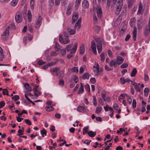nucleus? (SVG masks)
Masks as SVG:
<instances>
[{"instance_id": "f257e3e1", "label": "nucleus", "mask_w": 150, "mask_h": 150, "mask_svg": "<svg viewBox=\"0 0 150 150\" xmlns=\"http://www.w3.org/2000/svg\"><path fill=\"white\" fill-rule=\"evenodd\" d=\"M64 35L65 37L64 39H63L62 38V35H60L59 36V41L62 44H67L69 43L70 41L69 40L68 37L67 35V34L64 33Z\"/></svg>"}, {"instance_id": "f03ea898", "label": "nucleus", "mask_w": 150, "mask_h": 150, "mask_svg": "<svg viewBox=\"0 0 150 150\" xmlns=\"http://www.w3.org/2000/svg\"><path fill=\"white\" fill-rule=\"evenodd\" d=\"M93 70L95 76L102 75L101 71L99 70V66L98 63H96L93 67Z\"/></svg>"}, {"instance_id": "7ed1b4c3", "label": "nucleus", "mask_w": 150, "mask_h": 150, "mask_svg": "<svg viewBox=\"0 0 150 150\" xmlns=\"http://www.w3.org/2000/svg\"><path fill=\"white\" fill-rule=\"evenodd\" d=\"M123 3V0H118L116 8L115 11L116 15H118L120 13L122 6Z\"/></svg>"}, {"instance_id": "20e7f679", "label": "nucleus", "mask_w": 150, "mask_h": 150, "mask_svg": "<svg viewBox=\"0 0 150 150\" xmlns=\"http://www.w3.org/2000/svg\"><path fill=\"white\" fill-rule=\"evenodd\" d=\"M9 28L8 27L4 30L1 36V38L3 40H7L9 35Z\"/></svg>"}, {"instance_id": "39448f33", "label": "nucleus", "mask_w": 150, "mask_h": 150, "mask_svg": "<svg viewBox=\"0 0 150 150\" xmlns=\"http://www.w3.org/2000/svg\"><path fill=\"white\" fill-rule=\"evenodd\" d=\"M144 8L143 7V4L141 1H140L138 5V10L137 15H140L143 14Z\"/></svg>"}, {"instance_id": "423d86ee", "label": "nucleus", "mask_w": 150, "mask_h": 150, "mask_svg": "<svg viewBox=\"0 0 150 150\" xmlns=\"http://www.w3.org/2000/svg\"><path fill=\"white\" fill-rule=\"evenodd\" d=\"M15 19L17 23L21 22L23 20L22 14L20 12H17L15 16Z\"/></svg>"}, {"instance_id": "0eeeda50", "label": "nucleus", "mask_w": 150, "mask_h": 150, "mask_svg": "<svg viewBox=\"0 0 150 150\" xmlns=\"http://www.w3.org/2000/svg\"><path fill=\"white\" fill-rule=\"evenodd\" d=\"M42 21V18L41 16H39L37 21L35 22V27L36 28H39L41 24Z\"/></svg>"}, {"instance_id": "6e6552de", "label": "nucleus", "mask_w": 150, "mask_h": 150, "mask_svg": "<svg viewBox=\"0 0 150 150\" xmlns=\"http://www.w3.org/2000/svg\"><path fill=\"white\" fill-rule=\"evenodd\" d=\"M91 47L93 53L95 54H97L96 44L95 41L92 40L91 42Z\"/></svg>"}, {"instance_id": "1a4fd4ad", "label": "nucleus", "mask_w": 150, "mask_h": 150, "mask_svg": "<svg viewBox=\"0 0 150 150\" xmlns=\"http://www.w3.org/2000/svg\"><path fill=\"white\" fill-rule=\"evenodd\" d=\"M97 10V13L98 17H101L102 15V10L100 6H98L96 8Z\"/></svg>"}, {"instance_id": "9d476101", "label": "nucleus", "mask_w": 150, "mask_h": 150, "mask_svg": "<svg viewBox=\"0 0 150 150\" xmlns=\"http://www.w3.org/2000/svg\"><path fill=\"white\" fill-rule=\"evenodd\" d=\"M81 18H79L75 25V28H77V29H79L81 25Z\"/></svg>"}, {"instance_id": "9b49d317", "label": "nucleus", "mask_w": 150, "mask_h": 150, "mask_svg": "<svg viewBox=\"0 0 150 150\" xmlns=\"http://www.w3.org/2000/svg\"><path fill=\"white\" fill-rule=\"evenodd\" d=\"M77 110L79 112L84 113L85 112L86 109L84 106H79L77 107Z\"/></svg>"}, {"instance_id": "f8f14e48", "label": "nucleus", "mask_w": 150, "mask_h": 150, "mask_svg": "<svg viewBox=\"0 0 150 150\" xmlns=\"http://www.w3.org/2000/svg\"><path fill=\"white\" fill-rule=\"evenodd\" d=\"M117 62L116 60L114 59L111 60L109 63V66L111 67L114 66L115 67L117 66Z\"/></svg>"}, {"instance_id": "ddd939ff", "label": "nucleus", "mask_w": 150, "mask_h": 150, "mask_svg": "<svg viewBox=\"0 0 150 150\" xmlns=\"http://www.w3.org/2000/svg\"><path fill=\"white\" fill-rule=\"evenodd\" d=\"M79 17L78 14L77 12H75L73 13L72 17V23H74L78 19Z\"/></svg>"}, {"instance_id": "4468645a", "label": "nucleus", "mask_w": 150, "mask_h": 150, "mask_svg": "<svg viewBox=\"0 0 150 150\" xmlns=\"http://www.w3.org/2000/svg\"><path fill=\"white\" fill-rule=\"evenodd\" d=\"M38 86H36L33 89V91L34 92V94L35 96H38L41 94V93L38 89Z\"/></svg>"}, {"instance_id": "2eb2a0df", "label": "nucleus", "mask_w": 150, "mask_h": 150, "mask_svg": "<svg viewBox=\"0 0 150 150\" xmlns=\"http://www.w3.org/2000/svg\"><path fill=\"white\" fill-rule=\"evenodd\" d=\"M82 6L84 8H88L89 6V4L88 1L87 0H83L82 2Z\"/></svg>"}, {"instance_id": "dca6fc26", "label": "nucleus", "mask_w": 150, "mask_h": 150, "mask_svg": "<svg viewBox=\"0 0 150 150\" xmlns=\"http://www.w3.org/2000/svg\"><path fill=\"white\" fill-rule=\"evenodd\" d=\"M78 43L77 42H75L74 44V47L71 49V53L73 54L76 51Z\"/></svg>"}, {"instance_id": "f3484780", "label": "nucleus", "mask_w": 150, "mask_h": 150, "mask_svg": "<svg viewBox=\"0 0 150 150\" xmlns=\"http://www.w3.org/2000/svg\"><path fill=\"white\" fill-rule=\"evenodd\" d=\"M116 59L117 63L119 65L121 64L123 62L124 60L122 57L120 56H117Z\"/></svg>"}, {"instance_id": "a211bd4d", "label": "nucleus", "mask_w": 150, "mask_h": 150, "mask_svg": "<svg viewBox=\"0 0 150 150\" xmlns=\"http://www.w3.org/2000/svg\"><path fill=\"white\" fill-rule=\"evenodd\" d=\"M80 84V88L79 89V91L78 92V94H82L84 91L83 85L82 83H81Z\"/></svg>"}, {"instance_id": "6ab92c4d", "label": "nucleus", "mask_w": 150, "mask_h": 150, "mask_svg": "<svg viewBox=\"0 0 150 150\" xmlns=\"http://www.w3.org/2000/svg\"><path fill=\"white\" fill-rule=\"evenodd\" d=\"M94 38V40L98 43L97 44H102V42H103V40L102 38L96 37Z\"/></svg>"}, {"instance_id": "aec40b11", "label": "nucleus", "mask_w": 150, "mask_h": 150, "mask_svg": "<svg viewBox=\"0 0 150 150\" xmlns=\"http://www.w3.org/2000/svg\"><path fill=\"white\" fill-rule=\"evenodd\" d=\"M132 84L135 87V89L137 92H140V88L138 86L137 83L134 82V83H132Z\"/></svg>"}, {"instance_id": "412c9836", "label": "nucleus", "mask_w": 150, "mask_h": 150, "mask_svg": "<svg viewBox=\"0 0 150 150\" xmlns=\"http://www.w3.org/2000/svg\"><path fill=\"white\" fill-rule=\"evenodd\" d=\"M24 86L26 88L27 92L31 91L32 90V87L29 86L28 83H25Z\"/></svg>"}, {"instance_id": "4be33fe9", "label": "nucleus", "mask_w": 150, "mask_h": 150, "mask_svg": "<svg viewBox=\"0 0 150 150\" xmlns=\"http://www.w3.org/2000/svg\"><path fill=\"white\" fill-rule=\"evenodd\" d=\"M97 47L98 53H100L101 52L102 50V44H97Z\"/></svg>"}, {"instance_id": "5701e85b", "label": "nucleus", "mask_w": 150, "mask_h": 150, "mask_svg": "<svg viewBox=\"0 0 150 150\" xmlns=\"http://www.w3.org/2000/svg\"><path fill=\"white\" fill-rule=\"evenodd\" d=\"M135 21L136 19L135 18H131L129 22L130 26L132 27L135 24Z\"/></svg>"}, {"instance_id": "b1692460", "label": "nucleus", "mask_w": 150, "mask_h": 150, "mask_svg": "<svg viewBox=\"0 0 150 150\" xmlns=\"http://www.w3.org/2000/svg\"><path fill=\"white\" fill-rule=\"evenodd\" d=\"M85 47L83 45L81 44L80 47L79 53L81 54H83L85 51Z\"/></svg>"}, {"instance_id": "393cba45", "label": "nucleus", "mask_w": 150, "mask_h": 150, "mask_svg": "<svg viewBox=\"0 0 150 150\" xmlns=\"http://www.w3.org/2000/svg\"><path fill=\"white\" fill-rule=\"evenodd\" d=\"M19 0H12L11 2V5L14 7L16 6L18 4Z\"/></svg>"}, {"instance_id": "a878e982", "label": "nucleus", "mask_w": 150, "mask_h": 150, "mask_svg": "<svg viewBox=\"0 0 150 150\" xmlns=\"http://www.w3.org/2000/svg\"><path fill=\"white\" fill-rule=\"evenodd\" d=\"M88 135L91 137H94L96 134V133L95 132H93L92 131H90L88 132Z\"/></svg>"}, {"instance_id": "bb28decb", "label": "nucleus", "mask_w": 150, "mask_h": 150, "mask_svg": "<svg viewBox=\"0 0 150 150\" xmlns=\"http://www.w3.org/2000/svg\"><path fill=\"white\" fill-rule=\"evenodd\" d=\"M137 27L138 29H141L142 28L143 25L142 22L140 20H139L137 22Z\"/></svg>"}, {"instance_id": "cd10ccee", "label": "nucleus", "mask_w": 150, "mask_h": 150, "mask_svg": "<svg viewBox=\"0 0 150 150\" xmlns=\"http://www.w3.org/2000/svg\"><path fill=\"white\" fill-rule=\"evenodd\" d=\"M137 72V71L136 68L133 69L131 72V77L134 76Z\"/></svg>"}, {"instance_id": "c85d7f7f", "label": "nucleus", "mask_w": 150, "mask_h": 150, "mask_svg": "<svg viewBox=\"0 0 150 150\" xmlns=\"http://www.w3.org/2000/svg\"><path fill=\"white\" fill-rule=\"evenodd\" d=\"M32 14L30 10H28V17L29 21L31 22L32 21Z\"/></svg>"}, {"instance_id": "c756f323", "label": "nucleus", "mask_w": 150, "mask_h": 150, "mask_svg": "<svg viewBox=\"0 0 150 150\" xmlns=\"http://www.w3.org/2000/svg\"><path fill=\"white\" fill-rule=\"evenodd\" d=\"M127 26L126 25H124L122 26L120 31V34H123L125 32V30L127 29Z\"/></svg>"}, {"instance_id": "7c9ffc66", "label": "nucleus", "mask_w": 150, "mask_h": 150, "mask_svg": "<svg viewBox=\"0 0 150 150\" xmlns=\"http://www.w3.org/2000/svg\"><path fill=\"white\" fill-rule=\"evenodd\" d=\"M60 69L59 67H54L50 69V71L52 72H56L59 71Z\"/></svg>"}, {"instance_id": "2f4dec72", "label": "nucleus", "mask_w": 150, "mask_h": 150, "mask_svg": "<svg viewBox=\"0 0 150 150\" xmlns=\"http://www.w3.org/2000/svg\"><path fill=\"white\" fill-rule=\"evenodd\" d=\"M81 0H76V5L75 6V8L76 9H77L80 4Z\"/></svg>"}, {"instance_id": "473e14b6", "label": "nucleus", "mask_w": 150, "mask_h": 150, "mask_svg": "<svg viewBox=\"0 0 150 150\" xmlns=\"http://www.w3.org/2000/svg\"><path fill=\"white\" fill-rule=\"evenodd\" d=\"M93 29L97 33H98L100 30V27L98 25H96L94 27Z\"/></svg>"}, {"instance_id": "72a5a7b5", "label": "nucleus", "mask_w": 150, "mask_h": 150, "mask_svg": "<svg viewBox=\"0 0 150 150\" xmlns=\"http://www.w3.org/2000/svg\"><path fill=\"white\" fill-rule=\"evenodd\" d=\"M83 79H88L89 78V75L88 73H85L83 76L82 77Z\"/></svg>"}, {"instance_id": "f704fd0d", "label": "nucleus", "mask_w": 150, "mask_h": 150, "mask_svg": "<svg viewBox=\"0 0 150 150\" xmlns=\"http://www.w3.org/2000/svg\"><path fill=\"white\" fill-rule=\"evenodd\" d=\"M67 30L69 33L71 35L74 34L76 32L75 29H71L70 28H68Z\"/></svg>"}, {"instance_id": "c9c22d12", "label": "nucleus", "mask_w": 150, "mask_h": 150, "mask_svg": "<svg viewBox=\"0 0 150 150\" xmlns=\"http://www.w3.org/2000/svg\"><path fill=\"white\" fill-rule=\"evenodd\" d=\"M34 0H30V8L32 10H33L34 8Z\"/></svg>"}, {"instance_id": "e433bc0d", "label": "nucleus", "mask_w": 150, "mask_h": 150, "mask_svg": "<svg viewBox=\"0 0 150 150\" xmlns=\"http://www.w3.org/2000/svg\"><path fill=\"white\" fill-rule=\"evenodd\" d=\"M71 6H69L67 10L66 13L68 15H70L71 13Z\"/></svg>"}, {"instance_id": "4c0bfd02", "label": "nucleus", "mask_w": 150, "mask_h": 150, "mask_svg": "<svg viewBox=\"0 0 150 150\" xmlns=\"http://www.w3.org/2000/svg\"><path fill=\"white\" fill-rule=\"evenodd\" d=\"M45 109L46 111L50 112L54 110V108L52 106H47L45 107Z\"/></svg>"}, {"instance_id": "58836bf2", "label": "nucleus", "mask_w": 150, "mask_h": 150, "mask_svg": "<svg viewBox=\"0 0 150 150\" xmlns=\"http://www.w3.org/2000/svg\"><path fill=\"white\" fill-rule=\"evenodd\" d=\"M88 128L89 127L87 126L84 127L83 129V135H84L85 134L88 133Z\"/></svg>"}, {"instance_id": "ea45409f", "label": "nucleus", "mask_w": 150, "mask_h": 150, "mask_svg": "<svg viewBox=\"0 0 150 150\" xmlns=\"http://www.w3.org/2000/svg\"><path fill=\"white\" fill-rule=\"evenodd\" d=\"M136 0H129L128 1V6L131 7L134 3Z\"/></svg>"}, {"instance_id": "a19ab883", "label": "nucleus", "mask_w": 150, "mask_h": 150, "mask_svg": "<svg viewBox=\"0 0 150 150\" xmlns=\"http://www.w3.org/2000/svg\"><path fill=\"white\" fill-rule=\"evenodd\" d=\"M102 108L101 107H97L96 108L95 112L96 113H99L102 110Z\"/></svg>"}, {"instance_id": "79ce46f5", "label": "nucleus", "mask_w": 150, "mask_h": 150, "mask_svg": "<svg viewBox=\"0 0 150 150\" xmlns=\"http://www.w3.org/2000/svg\"><path fill=\"white\" fill-rule=\"evenodd\" d=\"M41 133L42 137H44V135L45 136L47 135V132L45 129H43L41 131Z\"/></svg>"}, {"instance_id": "37998d69", "label": "nucleus", "mask_w": 150, "mask_h": 150, "mask_svg": "<svg viewBox=\"0 0 150 150\" xmlns=\"http://www.w3.org/2000/svg\"><path fill=\"white\" fill-rule=\"evenodd\" d=\"M101 57V60L102 62H104L105 59V57H104V53L102 52L100 55Z\"/></svg>"}, {"instance_id": "c03bdc74", "label": "nucleus", "mask_w": 150, "mask_h": 150, "mask_svg": "<svg viewBox=\"0 0 150 150\" xmlns=\"http://www.w3.org/2000/svg\"><path fill=\"white\" fill-rule=\"evenodd\" d=\"M54 48L57 51H58L60 49V46L58 43H56L55 45L54 46Z\"/></svg>"}, {"instance_id": "a18cd8bd", "label": "nucleus", "mask_w": 150, "mask_h": 150, "mask_svg": "<svg viewBox=\"0 0 150 150\" xmlns=\"http://www.w3.org/2000/svg\"><path fill=\"white\" fill-rule=\"evenodd\" d=\"M96 4V0H93V3H92L93 6V9H95L96 8V7H97Z\"/></svg>"}, {"instance_id": "49530a36", "label": "nucleus", "mask_w": 150, "mask_h": 150, "mask_svg": "<svg viewBox=\"0 0 150 150\" xmlns=\"http://www.w3.org/2000/svg\"><path fill=\"white\" fill-rule=\"evenodd\" d=\"M19 98V96L17 95H14L12 98V99H13L15 101H17Z\"/></svg>"}, {"instance_id": "de8ad7c7", "label": "nucleus", "mask_w": 150, "mask_h": 150, "mask_svg": "<svg viewBox=\"0 0 150 150\" xmlns=\"http://www.w3.org/2000/svg\"><path fill=\"white\" fill-rule=\"evenodd\" d=\"M72 71L75 72L76 73H77L79 72V70L76 67H73L72 69Z\"/></svg>"}, {"instance_id": "09e8293b", "label": "nucleus", "mask_w": 150, "mask_h": 150, "mask_svg": "<svg viewBox=\"0 0 150 150\" xmlns=\"http://www.w3.org/2000/svg\"><path fill=\"white\" fill-rule=\"evenodd\" d=\"M85 88L86 90L87 91L90 92V87L89 85L88 84H86L85 86Z\"/></svg>"}, {"instance_id": "8fccbe9b", "label": "nucleus", "mask_w": 150, "mask_h": 150, "mask_svg": "<svg viewBox=\"0 0 150 150\" xmlns=\"http://www.w3.org/2000/svg\"><path fill=\"white\" fill-rule=\"evenodd\" d=\"M3 91L2 92V93L4 95H6L7 96H9L8 93V92L6 89H4L3 90Z\"/></svg>"}, {"instance_id": "3c124183", "label": "nucleus", "mask_w": 150, "mask_h": 150, "mask_svg": "<svg viewBox=\"0 0 150 150\" xmlns=\"http://www.w3.org/2000/svg\"><path fill=\"white\" fill-rule=\"evenodd\" d=\"M125 97V95L124 93L121 94L118 98V100L120 101L121 99H123Z\"/></svg>"}, {"instance_id": "603ef678", "label": "nucleus", "mask_w": 150, "mask_h": 150, "mask_svg": "<svg viewBox=\"0 0 150 150\" xmlns=\"http://www.w3.org/2000/svg\"><path fill=\"white\" fill-rule=\"evenodd\" d=\"M8 106L10 109H11L12 108H13L14 106V104L13 103L11 102H9L8 103Z\"/></svg>"}, {"instance_id": "864d4df0", "label": "nucleus", "mask_w": 150, "mask_h": 150, "mask_svg": "<svg viewBox=\"0 0 150 150\" xmlns=\"http://www.w3.org/2000/svg\"><path fill=\"white\" fill-rule=\"evenodd\" d=\"M128 66V64L127 63H124L120 66V67L121 68H127Z\"/></svg>"}, {"instance_id": "5fc2aeb1", "label": "nucleus", "mask_w": 150, "mask_h": 150, "mask_svg": "<svg viewBox=\"0 0 150 150\" xmlns=\"http://www.w3.org/2000/svg\"><path fill=\"white\" fill-rule=\"evenodd\" d=\"M64 73V71L62 70H60L58 72L56 73V75L60 77Z\"/></svg>"}, {"instance_id": "6e6d98bb", "label": "nucleus", "mask_w": 150, "mask_h": 150, "mask_svg": "<svg viewBox=\"0 0 150 150\" xmlns=\"http://www.w3.org/2000/svg\"><path fill=\"white\" fill-rule=\"evenodd\" d=\"M5 105V103L4 101H1L0 103V109L3 107Z\"/></svg>"}, {"instance_id": "4d7b16f0", "label": "nucleus", "mask_w": 150, "mask_h": 150, "mask_svg": "<svg viewBox=\"0 0 150 150\" xmlns=\"http://www.w3.org/2000/svg\"><path fill=\"white\" fill-rule=\"evenodd\" d=\"M137 105V103L136 100L135 99H133L132 101V106L133 108H135L136 107Z\"/></svg>"}, {"instance_id": "13d9d810", "label": "nucleus", "mask_w": 150, "mask_h": 150, "mask_svg": "<svg viewBox=\"0 0 150 150\" xmlns=\"http://www.w3.org/2000/svg\"><path fill=\"white\" fill-rule=\"evenodd\" d=\"M72 46V44H69L67 45L66 47V50L68 51H69L71 48V47Z\"/></svg>"}, {"instance_id": "bf43d9fd", "label": "nucleus", "mask_w": 150, "mask_h": 150, "mask_svg": "<svg viewBox=\"0 0 150 150\" xmlns=\"http://www.w3.org/2000/svg\"><path fill=\"white\" fill-rule=\"evenodd\" d=\"M0 55H1L0 57H2L3 59L4 56V55L3 52V50L1 47H0Z\"/></svg>"}, {"instance_id": "052dcab7", "label": "nucleus", "mask_w": 150, "mask_h": 150, "mask_svg": "<svg viewBox=\"0 0 150 150\" xmlns=\"http://www.w3.org/2000/svg\"><path fill=\"white\" fill-rule=\"evenodd\" d=\"M23 131L21 129H19L18 131V134H17V136H20V135H22L23 134Z\"/></svg>"}, {"instance_id": "680f3d73", "label": "nucleus", "mask_w": 150, "mask_h": 150, "mask_svg": "<svg viewBox=\"0 0 150 150\" xmlns=\"http://www.w3.org/2000/svg\"><path fill=\"white\" fill-rule=\"evenodd\" d=\"M120 81L121 82V83L122 84H124L126 82V80L123 77L122 78L120 79Z\"/></svg>"}, {"instance_id": "e2e57ef3", "label": "nucleus", "mask_w": 150, "mask_h": 150, "mask_svg": "<svg viewBox=\"0 0 150 150\" xmlns=\"http://www.w3.org/2000/svg\"><path fill=\"white\" fill-rule=\"evenodd\" d=\"M93 105L96 106L97 105V100L95 96H93Z\"/></svg>"}, {"instance_id": "0e129e2a", "label": "nucleus", "mask_w": 150, "mask_h": 150, "mask_svg": "<svg viewBox=\"0 0 150 150\" xmlns=\"http://www.w3.org/2000/svg\"><path fill=\"white\" fill-rule=\"evenodd\" d=\"M103 99L101 98H100L98 100V102L100 104L102 105H103L104 104V100Z\"/></svg>"}, {"instance_id": "69168bd1", "label": "nucleus", "mask_w": 150, "mask_h": 150, "mask_svg": "<svg viewBox=\"0 0 150 150\" xmlns=\"http://www.w3.org/2000/svg\"><path fill=\"white\" fill-rule=\"evenodd\" d=\"M24 120L25 122V123L29 125H31V122L29 119H25Z\"/></svg>"}, {"instance_id": "338daca9", "label": "nucleus", "mask_w": 150, "mask_h": 150, "mask_svg": "<svg viewBox=\"0 0 150 150\" xmlns=\"http://www.w3.org/2000/svg\"><path fill=\"white\" fill-rule=\"evenodd\" d=\"M38 63L39 65H40L45 64L46 63V62H45L43 61L42 60H40L38 61Z\"/></svg>"}, {"instance_id": "774afa93", "label": "nucleus", "mask_w": 150, "mask_h": 150, "mask_svg": "<svg viewBox=\"0 0 150 150\" xmlns=\"http://www.w3.org/2000/svg\"><path fill=\"white\" fill-rule=\"evenodd\" d=\"M144 80L145 81H147L149 80V77L148 75L146 74L144 75Z\"/></svg>"}]
</instances>
